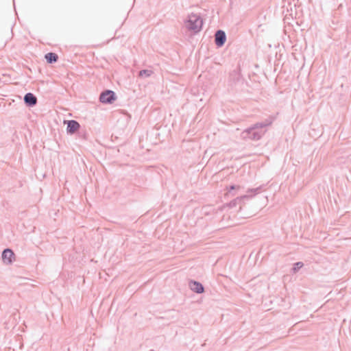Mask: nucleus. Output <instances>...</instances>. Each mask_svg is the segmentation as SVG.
Returning <instances> with one entry per match:
<instances>
[{
    "mask_svg": "<svg viewBox=\"0 0 351 351\" xmlns=\"http://www.w3.org/2000/svg\"><path fill=\"white\" fill-rule=\"evenodd\" d=\"M271 123L272 121L270 119H266L263 122L256 123L252 127L242 132L241 137L243 139H250L254 141L259 140L265 133L264 131L261 130H260V129H262L265 127L271 125Z\"/></svg>",
    "mask_w": 351,
    "mask_h": 351,
    "instance_id": "nucleus-1",
    "label": "nucleus"
},
{
    "mask_svg": "<svg viewBox=\"0 0 351 351\" xmlns=\"http://www.w3.org/2000/svg\"><path fill=\"white\" fill-rule=\"evenodd\" d=\"M1 256L3 263L7 265L11 264L14 259V254L10 248L5 249L2 252Z\"/></svg>",
    "mask_w": 351,
    "mask_h": 351,
    "instance_id": "nucleus-6",
    "label": "nucleus"
},
{
    "mask_svg": "<svg viewBox=\"0 0 351 351\" xmlns=\"http://www.w3.org/2000/svg\"><path fill=\"white\" fill-rule=\"evenodd\" d=\"M226 40V35L224 31L219 29L215 34V42L217 47H222Z\"/></svg>",
    "mask_w": 351,
    "mask_h": 351,
    "instance_id": "nucleus-5",
    "label": "nucleus"
},
{
    "mask_svg": "<svg viewBox=\"0 0 351 351\" xmlns=\"http://www.w3.org/2000/svg\"><path fill=\"white\" fill-rule=\"evenodd\" d=\"M45 57L47 62L49 64L56 62L58 59V55L56 53H52V52L47 53Z\"/></svg>",
    "mask_w": 351,
    "mask_h": 351,
    "instance_id": "nucleus-10",
    "label": "nucleus"
},
{
    "mask_svg": "<svg viewBox=\"0 0 351 351\" xmlns=\"http://www.w3.org/2000/svg\"><path fill=\"white\" fill-rule=\"evenodd\" d=\"M153 73L152 70L143 69L139 71L138 76L140 77H148Z\"/></svg>",
    "mask_w": 351,
    "mask_h": 351,
    "instance_id": "nucleus-11",
    "label": "nucleus"
},
{
    "mask_svg": "<svg viewBox=\"0 0 351 351\" xmlns=\"http://www.w3.org/2000/svg\"><path fill=\"white\" fill-rule=\"evenodd\" d=\"M189 287L191 291L196 293H202L204 291V286L195 280H191L189 282Z\"/></svg>",
    "mask_w": 351,
    "mask_h": 351,
    "instance_id": "nucleus-9",
    "label": "nucleus"
},
{
    "mask_svg": "<svg viewBox=\"0 0 351 351\" xmlns=\"http://www.w3.org/2000/svg\"><path fill=\"white\" fill-rule=\"evenodd\" d=\"M184 25L188 30L197 33L202 29L203 20L199 14L191 13L184 21Z\"/></svg>",
    "mask_w": 351,
    "mask_h": 351,
    "instance_id": "nucleus-2",
    "label": "nucleus"
},
{
    "mask_svg": "<svg viewBox=\"0 0 351 351\" xmlns=\"http://www.w3.org/2000/svg\"><path fill=\"white\" fill-rule=\"evenodd\" d=\"M241 187V186L239 185H231L230 187H229V189H228V192L230 193L231 191L232 190H239L240 189Z\"/></svg>",
    "mask_w": 351,
    "mask_h": 351,
    "instance_id": "nucleus-13",
    "label": "nucleus"
},
{
    "mask_svg": "<svg viewBox=\"0 0 351 351\" xmlns=\"http://www.w3.org/2000/svg\"><path fill=\"white\" fill-rule=\"evenodd\" d=\"M262 186H258L254 189H248L247 191V194L237 197V198L234 199L233 200L230 201L228 204V206L230 208H234L237 204H241V202L245 199H250L254 196H255L256 194L259 193L261 191Z\"/></svg>",
    "mask_w": 351,
    "mask_h": 351,
    "instance_id": "nucleus-3",
    "label": "nucleus"
},
{
    "mask_svg": "<svg viewBox=\"0 0 351 351\" xmlns=\"http://www.w3.org/2000/svg\"><path fill=\"white\" fill-rule=\"evenodd\" d=\"M24 102L26 106L33 107L37 103V98L33 93H27L24 96Z\"/></svg>",
    "mask_w": 351,
    "mask_h": 351,
    "instance_id": "nucleus-8",
    "label": "nucleus"
},
{
    "mask_svg": "<svg viewBox=\"0 0 351 351\" xmlns=\"http://www.w3.org/2000/svg\"><path fill=\"white\" fill-rule=\"evenodd\" d=\"M66 124V132L70 134H74L80 128V123L75 120L67 121Z\"/></svg>",
    "mask_w": 351,
    "mask_h": 351,
    "instance_id": "nucleus-7",
    "label": "nucleus"
},
{
    "mask_svg": "<svg viewBox=\"0 0 351 351\" xmlns=\"http://www.w3.org/2000/svg\"><path fill=\"white\" fill-rule=\"evenodd\" d=\"M303 266V263L302 262H297L294 264V267L293 270L294 272L297 271L299 269H300Z\"/></svg>",
    "mask_w": 351,
    "mask_h": 351,
    "instance_id": "nucleus-12",
    "label": "nucleus"
},
{
    "mask_svg": "<svg viewBox=\"0 0 351 351\" xmlns=\"http://www.w3.org/2000/svg\"><path fill=\"white\" fill-rule=\"evenodd\" d=\"M116 99L114 91L106 90L100 94L99 101L102 104H112Z\"/></svg>",
    "mask_w": 351,
    "mask_h": 351,
    "instance_id": "nucleus-4",
    "label": "nucleus"
}]
</instances>
